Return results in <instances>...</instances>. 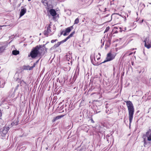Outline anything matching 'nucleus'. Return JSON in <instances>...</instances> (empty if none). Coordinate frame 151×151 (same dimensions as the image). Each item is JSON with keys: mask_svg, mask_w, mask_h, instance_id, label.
<instances>
[{"mask_svg": "<svg viewBox=\"0 0 151 151\" xmlns=\"http://www.w3.org/2000/svg\"><path fill=\"white\" fill-rule=\"evenodd\" d=\"M64 116V115H59V116H57L56 117H55L54 118V119L52 120V121L53 122H55L56 120L58 119H60L61 118L63 117Z\"/></svg>", "mask_w": 151, "mask_h": 151, "instance_id": "14", "label": "nucleus"}, {"mask_svg": "<svg viewBox=\"0 0 151 151\" xmlns=\"http://www.w3.org/2000/svg\"><path fill=\"white\" fill-rule=\"evenodd\" d=\"M58 41V40L57 39H55V40H52L51 41V42L52 43H54L56 41Z\"/></svg>", "mask_w": 151, "mask_h": 151, "instance_id": "19", "label": "nucleus"}, {"mask_svg": "<svg viewBox=\"0 0 151 151\" xmlns=\"http://www.w3.org/2000/svg\"><path fill=\"white\" fill-rule=\"evenodd\" d=\"M41 35V33H40V35Z\"/></svg>", "mask_w": 151, "mask_h": 151, "instance_id": "31", "label": "nucleus"}, {"mask_svg": "<svg viewBox=\"0 0 151 151\" xmlns=\"http://www.w3.org/2000/svg\"><path fill=\"white\" fill-rule=\"evenodd\" d=\"M93 58L95 61H96V60H98L100 58V53H99L97 55H94Z\"/></svg>", "mask_w": 151, "mask_h": 151, "instance_id": "12", "label": "nucleus"}, {"mask_svg": "<svg viewBox=\"0 0 151 151\" xmlns=\"http://www.w3.org/2000/svg\"><path fill=\"white\" fill-rule=\"evenodd\" d=\"M125 30H126V27H125Z\"/></svg>", "mask_w": 151, "mask_h": 151, "instance_id": "30", "label": "nucleus"}, {"mask_svg": "<svg viewBox=\"0 0 151 151\" xmlns=\"http://www.w3.org/2000/svg\"><path fill=\"white\" fill-rule=\"evenodd\" d=\"M106 22H110L112 20V16H110L109 14H107L104 16Z\"/></svg>", "mask_w": 151, "mask_h": 151, "instance_id": "8", "label": "nucleus"}, {"mask_svg": "<svg viewBox=\"0 0 151 151\" xmlns=\"http://www.w3.org/2000/svg\"><path fill=\"white\" fill-rule=\"evenodd\" d=\"M9 129L7 127H4L2 131V133L4 135L6 134L8 132Z\"/></svg>", "mask_w": 151, "mask_h": 151, "instance_id": "13", "label": "nucleus"}, {"mask_svg": "<svg viewBox=\"0 0 151 151\" xmlns=\"http://www.w3.org/2000/svg\"><path fill=\"white\" fill-rule=\"evenodd\" d=\"M36 64V63H34V64L32 66L33 67H34L35 66V65Z\"/></svg>", "mask_w": 151, "mask_h": 151, "instance_id": "25", "label": "nucleus"}, {"mask_svg": "<svg viewBox=\"0 0 151 151\" xmlns=\"http://www.w3.org/2000/svg\"><path fill=\"white\" fill-rule=\"evenodd\" d=\"M33 68L34 67L33 66L30 67L29 68V70H32Z\"/></svg>", "mask_w": 151, "mask_h": 151, "instance_id": "22", "label": "nucleus"}, {"mask_svg": "<svg viewBox=\"0 0 151 151\" xmlns=\"http://www.w3.org/2000/svg\"><path fill=\"white\" fill-rule=\"evenodd\" d=\"M143 19H142V22H143Z\"/></svg>", "mask_w": 151, "mask_h": 151, "instance_id": "27", "label": "nucleus"}, {"mask_svg": "<svg viewBox=\"0 0 151 151\" xmlns=\"http://www.w3.org/2000/svg\"><path fill=\"white\" fill-rule=\"evenodd\" d=\"M31 0H28V1H31Z\"/></svg>", "mask_w": 151, "mask_h": 151, "instance_id": "28", "label": "nucleus"}, {"mask_svg": "<svg viewBox=\"0 0 151 151\" xmlns=\"http://www.w3.org/2000/svg\"><path fill=\"white\" fill-rule=\"evenodd\" d=\"M12 53L14 55H16L19 53V51L16 50H14L12 51Z\"/></svg>", "mask_w": 151, "mask_h": 151, "instance_id": "16", "label": "nucleus"}, {"mask_svg": "<svg viewBox=\"0 0 151 151\" xmlns=\"http://www.w3.org/2000/svg\"><path fill=\"white\" fill-rule=\"evenodd\" d=\"M49 12L50 14L53 16H55L56 14V12L55 11L54 9H51L49 11Z\"/></svg>", "mask_w": 151, "mask_h": 151, "instance_id": "11", "label": "nucleus"}, {"mask_svg": "<svg viewBox=\"0 0 151 151\" xmlns=\"http://www.w3.org/2000/svg\"><path fill=\"white\" fill-rule=\"evenodd\" d=\"M109 27H107L106 28V29H105V32H107L109 30Z\"/></svg>", "mask_w": 151, "mask_h": 151, "instance_id": "20", "label": "nucleus"}, {"mask_svg": "<svg viewBox=\"0 0 151 151\" xmlns=\"http://www.w3.org/2000/svg\"><path fill=\"white\" fill-rule=\"evenodd\" d=\"M26 12V8H23L21 9L20 14V17L23 16Z\"/></svg>", "mask_w": 151, "mask_h": 151, "instance_id": "9", "label": "nucleus"}, {"mask_svg": "<svg viewBox=\"0 0 151 151\" xmlns=\"http://www.w3.org/2000/svg\"><path fill=\"white\" fill-rule=\"evenodd\" d=\"M145 46L147 49L151 47V40L150 39L149 37H147L144 40Z\"/></svg>", "mask_w": 151, "mask_h": 151, "instance_id": "4", "label": "nucleus"}, {"mask_svg": "<svg viewBox=\"0 0 151 151\" xmlns=\"http://www.w3.org/2000/svg\"><path fill=\"white\" fill-rule=\"evenodd\" d=\"M22 82H23L24 83H25V82H24V81H21L20 82V83L21 84V83H22Z\"/></svg>", "mask_w": 151, "mask_h": 151, "instance_id": "23", "label": "nucleus"}, {"mask_svg": "<svg viewBox=\"0 0 151 151\" xmlns=\"http://www.w3.org/2000/svg\"><path fill=\"white\" fill-rule=\"evenodd\" d=\"M65 42V41H64V40H63L60 42H58L56 44H55L53 47H52L51 49H52L53 48H57L61 44Z\"/></svg>", "mask_w": 151, "mask_h": 151, "instance_id": "10", "label": "nucleus"}, {"mask_svg": "<svg viewBox=\"0 0 151 151\" xmlns=\"http://www.w3.org/2000/svg\"><path fill=\"white\" fill-rule=\"evenodd\" d=\"M115 56L114 54H111L110 52L108 53L107 54L106 60H105L103 63L110 61L112 60L114 58Z\"/></svg>", "mask_w": 151, "mask_h": 151, "instance_id": "6", "label": "nucleus"}, {"mask_svg": "<svg viewBox=\"0 0 151 151\" xmlns=\"http://www.w3.org/2000/svg\"><path fill=\"white\" fill-rule=\"evenodd\" d=\"M73 28V26L67 28L65 31H62L61 32V35L63 34L64 36L68 35L71 31V29Z\"/></svg>", "mask_w": 151, "mask_h": 151, "instance_id": "5", "label": "nucleus"}, {"mask_svg": "<svg viewBox=\"0 0 151 151\" xmlns=\"http://www.w3.org/2000/svg\"><path fill=\"white\" fill-rule=\"evenodd\" d=\"M42 48L40 45H37L33 48L30 52V55L28 56H31L32 58H35L38 55L41 54Z\"/></svg>", "mask_w": 151, "mask_h": 151, "instance_id": "2", "label": "nucleus"}, {"mask_svg": "<svg viewBox=\"0 0 151 151\" xmlns=\"http://www.w3.org/2000/svg\"><path fill=\"white\" fill-rule=\"evenodd\" d=\"M79 22V20L78 18H76L75 20L74 24H77Z\"/></svg>", "mask_w": 151, "mask_h": 151, "instance_id": "18", "label": "nucleus"}, {"mask_svg": "<svg viewBox=\"0 0 151 151\" xmlns=\"http://www.w3.org/2000/svg\"><path fill=\"white\" fill-rule=\"evenodd\" d=\"M125 102L128 111L129 119V125H130V124L132 122L133 119L134 108L132 102L130 101H127Z\"/></svg>", "mask_w": 151, "mask_h": 151, "instance_id": "1", "label": "nucleus"}, {"mask_svg": "<svg viewBox=\"0 0 151 151\" xmlns=\"http://www.w3.org/2000/svg\"><path fill=\"white\" fill-rule=\"evenodd\" d=\"M74 33H75L74 32H72V33L70 34L69 35V36H68L67 37L66 39L64 40V41H65V42H66L67 40H68V39H69L70 37H72L73 36V35L74 34Z\"/></svg>", "mask_w": 151, "mask_h": 151, "instance_id": "15", "label": "nucleus"}, {"mask_svg": "<svg viewBox=\"0 0 151 151\" xmlns=\"http://www.w3.org/2000/svg\"><path fill=\"white\" fill-rule=\"evenodd\" d=\"M91 122H92L93 123H94V122L93 121V120L92 119H91Z\"/></svg>", "mask_w": 151, "mask_h": 151, "instance_id": "26", "label": "nucleus"}, {"mask_svg": "<svg viewBox=\"0 0 151 151\" xmlns=\"http://www.w3.org/2000/svg\"><path fill=\"white\" fill-rule=\"evenodd\" d=\"M143 138L144 139V145L145 146L148 143V141H151V130L149 129L143 135Z\"/></svg>", "mask_w": 151, "mask_h": 151, "instance_id": "3", "label": "nucleus"}, {"mask_svg": "<svg viewBox=\"0 0 151 151\" xmlns=\"http://www.w3.org/2000/svg\"><path fill=\"white\" fill-rule=\"evenodd\" d=\"M3 26H0V27H3Z\"/></svg>", "mask_w": 151, "mask_h": 151, "instance_id": "29", "label": "nucleus"}, {"mask_svg": "<svg viewBox=\"0 0 151 151\" xmlns=\"http://www.w3.org/2000/svg\"><path fill=\"white\" fill-rule=\"evenodd\" d=\"M42 2L43 4L45 6H47V0H42Z\"/></svg>", "mask_w": 151, "mask_h": 151, "instance_id": "17", "label": "nucleus"}, {"mask_svg": "<svg viewBox=\"0 0 151 151\" xmlns=\"http://www.w3.org/2000/svg\"><path fill=\"white\" fill-rule=\"evenodd\" d=\"M2 115V114L1 112V111L0 110V119H1V116Z\"/></svg>", "mask_w": 151, "mask_h": 151, "instance_id": "21", "label": "nucleus"}, {"mask_svg": "<svg viewBox=\"0 0 151 151\" xmlns=\"http://www.w3.org/2000/svg\"><path fill=\"white\" fill-rule=\"evenodd\" d=\"M2 48L0 47V52H2Z\"/></svg>", "mask_w": 151, "mask_h": 151, "instance_id": "24", "label": "nucleus"}, {"mask_svg": "<svg viewBox=\"0 0 151 151\" xmlns=\"http://www.w3.org/2000/svg\"><path fill=\"white\" fill-rule=\"evenodd\" d=\"M50 24L47 27L46 30L44 32V34L45 35L47 36L51 32V27Z\"/></svg>", "mask_w": 151, "mask_h": 151, "instance_id": "7", "label": "nucleus"}]
</instances>
